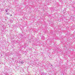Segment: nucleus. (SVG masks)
Wrapping results in <instances>:
<instances>
[{"label": "nucleus", "mask_w": 75, "mask_h": 75, "mask_svg": "<svg viewBox=\"0 0 75 75\" xmlns=\"http://www.w3.org/2000/svg\"><path fill=\"white\" fill-rule=\"evenodd\" d=\"M41 39H44V38H45V37H44V36H42L41 38Z\"/></svg>", "instance_id": "nucleus-1"}, {"label": "nucleus", "mask_w": 75, "mask_h": 75, "mask_svg": "<svg viewBox=\"0 0 75 75\" xmlns=\"http://www.w3.org/2000/svg\"><path fill=\"white\" fill-rule=\"evenodd\" d=\"M19 63L21 64H24V62L23 61L20 62H19Z\"/></svg>", "instance_id": "nucleus-2"}, {"label": "nucleus", "mask_w": 75, "mask_h": 75, "mask_svg": "<svg viewBox=\"0 0 75 75\" xmlns=\"http://www.w3.org/2000/svg\"><path fill=\"white\" fill-rule=\"evenodd\" d=\"M45 74L44 72H42V74L41 75H45Z\"/></svg>", "instance_id": "nucleus-3"}, {"label": "nucleus", "mask_w": 75, "mask_h": 75, "mask_svg": "<svg viewBox=\"0 0 75 75\" xmlns=\"http://www.w3.org/2000/svg\"><path fill=\"white\" fill-rule=\"evenodd\" d=\"M8 9H6V13H7V11H8Z\"/></svg>", "instance_id": "nucleus-4"}, {"label": "nucleus", "mask_w": 75, "mask_h": 75, "mask_svg": "<svg viewBox=\"0 0 75 75\" xmlns=\"http://www.w3.org/2000/svg\"><path fill=\"white\" fill-rule=\"evenodd\" d=\"M50 67H51V68H53V66H52V65H50Z\"/></svg>", "instance_id": "nucleus-5"}, {"label": "nucleus", "mask_w": 75, "mask_h": 75, "mask_svg": "<svg viewBox=\"0 0 75 75\" xmlns=\"http://www.w3.org/2000/svg\"><path fill=\"white\" fill-rule=\"evenodd\" d=\"M5 18H6V19H8V17H7V16Z\"/></svg>", "instance_id": "nucleus-6"}, {"label": "nucleus", "mask_w": 75, "mask_h": 75, "mask_svg": "<svg viewBox=\"0 0 75 75\" xmlns=\"http://www.w3.org/2000/svg\"><path fill=\"white\" fill-rule=\"evenodd\" d=\"M21 36H22V37H24V35H22L21 34Z\"/></svg>", "instance_id": "nucleus-7"}, {"label": "nucleus", "mask_w": 75, "mask_h": 75, "mask_svg": "<svg viewBox=\"0 0 75 75\" xmlns=\"http://www.w3.org/2000/svg\"><path fill=\"white\" fill-rule=\"evenodd\" d=\"M12 61H14V58H12Z\"/></svg>", "instance_id": "nucleus-8"}, {"label": "nucleus", "mask_w": 75, "mask_h": 75, "mask_svg": "<svg viewBox=\"0 0 75 75\" xmlns=\"http://www.w3.org/2000/svg\"><path fill=\"white\" fill-rule=\"evenodd\" d=\"M6 14H7V15H8V14H9V13H6Z\"/></svg>", "instance_id": "nucleus-9"}, {"label": "nucleus", "mask_w": 75, "mask_h": 75, "mask_svg": "<svg viewBox=\"0 0 75 75\" xmlns=\"http://www.w3.org/2000/svg\"><path fill=\"white\" fill-rule=\"evenodd\" d=\"M5 21H7V19H5Z\"/></svg>", "instance_id": "nucleus-10"}, {"label": "nucleus", "mask_w": 75, "mask_h": 75, "mask_svg": "<svg viewBox=\"0 0 75 75\" xmlns=\"http://www.w3.org/2000/svg\"><path fill=\"white\" fill-rule=\"evenodd\" d=\"M11 16H12V15H11Z\"/></svg>", "instance_id": "nucleus-11"}, {"label": "nucleus", "mask_w": 75, "mask_h": 75, "mask_svg": "<svg viewBox=\"0 0 75 75\" xmlns=\"http://www.w3.org/2000/svg\"><path fill=\"white\" fill-rule=\"evenodd\" d=\"M0 24H1V23H0Z\"/></svg>", "instance_id": "nucleus-12"}]
</instances>
